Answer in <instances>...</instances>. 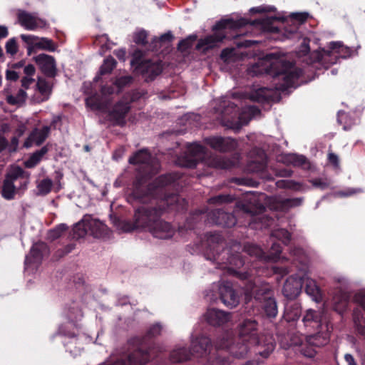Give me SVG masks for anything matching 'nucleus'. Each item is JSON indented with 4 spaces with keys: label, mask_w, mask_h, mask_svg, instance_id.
Returning a JSON list of instances; mask_svg holds the SVG:
<instances>
[{
    "label": "nucleus",
    "mask_w": 365,
    "mask_h": 365,
    "mask_svg": "<svg viewBox=\"0 0 365 365\" xmlns=\"http://www.w3.org/2000/svg\"><path fill=\"white\" fill-rule=\"evenodd\" d=\"M177 173H167L150 182L147 174L136 175L132 184L129 199L140 203L155 202V205H143L135 210L133 221H125L123 229L132 232L137 229L147 230L158 239L168 240L173 237L175 229L168 222L161 219L166 210H180L185 208L187 202L178 195L180 190Z\"/></svg>",
    "instance_id": "f257e3e1"
},
{
    "label": "nucleus",
    "mask_w": 365,
    "mask_h": 365,
    "mask_svg": "<svg viewBox=\"0 0 365 365\" xmlns=\"http://www.w3.org/2000/svg\"><path fill=\"white\" fill-rule=\"evenodd\" d=\"M205 359L207 365H230L231 357L222 348H217L216 341L214 345L209 337L204 335L197 336L191 342L190 349L185 347L174 349L170 354L173 363H180L190 360L191 357Z\"/></svg>",
    "instance_id": "f03ea898"
},
{
    "label": "nucleus",
    "mask_w": 365,
    "mask_h": 365,
    "mask_svg": "<svg viewBox=\"0 0 365 365\" xmlns=\"http://www.w3.org/2000/svg\"><path fill=\"white\" fill-rule=\"evenodd\" d=\"M205 237L207 242L205 255L207 259L216 263L219 269H227L233 275L239 278L242 283L251 277L252 274L249 272L237 270L245 265V261L241 253H232L230 249L224 247L221 235L210 232H207Z\"/></svg>",
    "instance_id": "7ed1b4c3"
},
{
    "label": "nucleus",
    "mask_w": 365,
    "mask_h": 365,
    "mask_svg": "<svg viewBox=\"0 0 365 365\" xmlns=\"http://www.w3.org/2000/svg\"><path fill=\"white\" fill-rule=\"evenodd\" d=\"M265 59L269 63L265 71L272 76L276 90L284 92L290 88H296L299 86L298 81L303 71L297 67L294 62L274 53H267Z\"/></svg>",
    "instance_id": "20e7f679"
},
{
    "label": "nucleus",
    "mask_w": 365,
    "mask_h": 365,
    "mask_svg": "<svg viewBox=\"0 0 365 365\" xmlns=\"http://www.w3.org/2000/svg\"><path fill=\"white\" fill-rule=\"evenodd\" d=\"M162 331L160 324H153L145 336H136L130 340V342L136 346V348L129 354L126 360L120 359L108 365H144L150 359L158 356L160 348L156 346L153 339L159 336Z\"/></svg>",
    "instance_id": "39448f33"
},
{
    "label": "nucleus",
    "mask_w": 365,
    "mask_h": 365,
    "mask_svg": "<svg viewBox=\"0 0 365 365\" xmlns=\"http://www.w3.org/2000/svg\"><path fill=\"white\" fill-rule=\"evenodd\" d=\"M241 340L255 344V352L264 359H267L274 351L276 343L271 336L258 334V323L254 319H245L238 326Z\"/></svg>",
    "instance_id": "423d86ee"
},
{
    "label": "nucleus",
    "mask_w": 365,
    "mask_h": 365,
    "mask_svg": "<svg viewBox=\"0 0 365 365\" xmlns=\"http://www.w3.org/2000/svg\"><path fill=\"white\" fill-rule=\"evenodd\" d=\"M247 24L245 19L234 20L233 19H222L215 23L212 27V34L207 35L198 40L195 49L206 53L210 50L219 47L220 43L226 38L224 30H237Z\"/></svg>",
    "instance_id": "0eeeda50"
},
{
    "label": "nucleus",
    "mask_w": 365,
    "mask_h": 365,
    "mask_svg": "<svg viewBox=\"0 0 365 365\" xmlns=\"http://www.w3.org/2000/svg\"><path fill=\"white\" fill-rule=\"evenodd\" d=\"M216 346L217 348L224 349L229 355L241 359L246 357L250 348L255 346V344L247 342V340H241L239 336L234 340L230 333L224 332L217 339Z\"/></svg>",
    "instance_id": "6e6552de"
},
{
    "label": "nucleus",
    "mask_w": 365,
    "mask_h": 365,
    "mask_svg": "<svg viewBox=\"0 0 365 365\" xmlns=\"http://www.w3.org/2000/svg\"><path fill=\"white\" fill-rule=\"evenodd\" d=\"M132 66L140 73L146 82H150L155 79L163 72L161 61H153L143 60L141 58V52L135 51L130 61Z\"/></svg>",
    "instance_id": "1a4fd4ad"
},
{
    "label": "nucleus",
    "mask_w": 365,
    "mask_h": 365,
    "mask_svg": "<svg viewBox=\"0 0 365 365\" xmlns=\"http://www.w3.org/2000/svg\"><path fill=\"white\" fill-rule=\"evenodd\" d=\"M240 286L243 288L247 299L253 298L261 304L264 301L273 297V292L269 284H257L252 281L251 277L244 281Z\"/></svg>",
    "instance_id": "9d476101"
},
{
    "label": "nucleus",
    "mask_w": 365,
    "mask_h": 365,
    "mask_svg": "<svg viewBox=\"0 0 365 365\" xmlns=\"http://www.w3.org/2000/svg\"><path fill=\"white\" fill-rule=\"evenodd\" d=\"M20 38L26 44L27 54L31 56L37 49L53 52L56 45L52 39L46 37H38L32 34H21Z\"/></svg>",
    "instance_id": "9b49d317"
},
{
    "label": "nucleus",
    "mask_w": 365,
    "mask_h": 365,
    "mask_svg": "<svg viewBox=\"0 0 365 365\" xmlns=\"http://www.w3.org/2000/svg\"><path fill=\"white\" fill-rule=\"evenodd\" d=\"M17 19L20 25L29 31H35L38 29H42L48 27V24L46 19H41L36 14L25 10H18Z\"/></svg>",
    "instance_id": "f8f14e48"
},
{
    "label": "nucleus",
    "mask_w": 365,
    "mask_h": 365,
    "mask_svg": "<svg viewBox=\"0 0 365 365\" xmlns=\"http://www.w3.org/2000/svg\"><path fill=\"white\" fill-rule=\"evenodd\" d=\"M205 144L220 153L234 151L238 145L237 141L230 137L210 136L205 138Z\"/></svg>",
    "instance_id": "ddd939ff"
},
{
    "label": "nucleus",
    "mask_w": 365,
    "mask_h": 365,
    "mask_svg": "<svg viewBox=\"0 0 365 365\" xmlns=\"http://www.w3.org/2000/svg\"><path fill=\"white\" fill-rule=\"evenodd\" d=\"M130 106L125 103L124 100L120 98L109 110L108 117V120L112 122L114 125L124 126L126 123L125 118L130 110Z\"/></svg>",
    "instance_id": "4468645a"
},
{
    "label": "nucleus",
    "mask_w": 365,
    "mask_h": 365,
    "mask_svg": "<svg viewBox=\"0 0 365 365\" xmlns=\"http://www.w3.org/2000/svg\"><path fill=\"white\" fill-rule=\"evenodd\" d=\"M205 154V148L200 144L194 143L187 147V153L183 158V165L194 168L201 161Z\"/></svg>",
    "instance_id": "2eb2a0df"
},
{
    "label": "nucleus",
    "mask_w": 365,
    "mask_h": 365,
    "mask_svg": "<svg viewBox=\"0 0 365 365\" xmlns=\"http://www.w3.org/2000/svg\"><path fill=\"white\" fill-rule=\"evenodd\" d=\"M35 61L41 72L48 78H54L57 74L56 62L53 56L40 53L34 56Z\"/></svg>",
    "instance_id": "dca6fc26"
},
{
    "label": "nucleus",
    "mask_w": 365,
    "mask_h": 365,
    "mask_svg": "<svg viewBox=\"0 0 365 365\" xmlns=\"http://www.w3.org/2000/svg\"><path fill=\"white\" fill-rule=\"evenodd\" d=\"M222 302L229 308H234L240 303V294L233 288L230 282H225L219 288Z\"/></svg>",
    "instance_id": "f3484780"
},
{
    "label": "nucleus",
    "mask_w": 365,
    "mask_h": 365,
    "mask_svg": "<svg viewBox=\"0 0 365 365\" xmlns=\"http://www.w3.org/2000/svg\"><path fill=\"white\" fill-rule=\"evenodd\" d=\"M50 130L51 128L48 125H44L41 129L37 128H34L26 138L23 147L29 148L34 144L37 146H40L48 137Z\"/></svg>",
    "instance_id": "a211bd4d"
},
{
    "label": "nucleus",
    "mask_w": 365,
    "mask_h": 365,
    "mask_svg": "<svg viewBox=\"0 0 365 365\" xmlns=\"http://www.w3.org/2000/svg\"><path fill=\"white\" fill-rule=\"evenodd\" d=\"M30 173L25 171L19 165L11 166L5 175L4 180H8L14 184V182L20 179L23 181L20 182L19 188L25 190L29 183Z\"/></svg>",
    "instance_id": "6ab92c4d"
},
{
    "label": "nucleus",
    "mask_w": 365,
    "mask_h": 365,
    "mask_svg": "<svg viewBox=\"0 0 365 365\" xmlns=\"http://www.w3.org/2000/svg\"><path fill=\"white\" fill-rule=\"evenodd\" d=\"M303 282L301 278L296 277H289L282 288L284 296L288 299H294L301 293Z\"/></svg>",
    "instance_id": "aec40b11"
},
{
    "label": "nucleus",
    "mask_w": 365,
    "mask_h": 365,
    "mask_svg": "<svg viewBox=\"0 0 365 365\" xmlns=\"http://www.w3.org/2000/svg\"><path fill=\"white\" fill-rule=\"evenodd\" d=\"M350 299L349 294L341 288L335 289L333 292L331 304L333 309L342 314L347 309Z\"/></svg>",
    "instance_id": "412c9836"
},
{
    "label": "nucleus",
    "mask_w": 365,
    "mask_h": 365,
    "mask_svg": "<svg viewBox=\"0 0 365 365\" xmlns=\"http://www.w3.org/2000/svg\"><path fill=\"white\" fill-rule=\"evenodd\" d=\"M210 218L213 223L223 227H232L237 223V219L232 213L221 209L213 210Z\"/></svg>",
    "instance_id": "4be33fe9"
},
{
    "label": "nucleus",
    "mask_w": 365,
    "mask_h": 365,
    "mask_svg": "<svg viewBox=\"0 0 365 365\" xmlns=\"http://www.w3.org/2000/svg\"><path fill=\"white\" fill-rule=\"evenodd\" d=\"M50 252L48 245L43 242H38L33 245L30 251V257L26 256L25 263H40L45 255Z\"/></svg>",
    "instance_id": "5701e85b"
},
{
    "label": "nucleus",
    "mask_w": 365,
    "mask_h": 365,
    "mask_svg": "<svg viewBox=\"0 0 365 365\" xmlns=\"http://www.w3.org/2000/svg\"><path fill=\"white\" fill-rule=\"evenodd\" d=\"M83 222H87L88 233L94 237L100 238L106 234L107 226L99 220L86 215L83 216Z\"/></svg>",
    "instance_id": "b1692460"
},
{
    "label": "nucleus",
    "mask_w": 365,
    "mask_h": 365,
    "mask_svg": "<svg viewBox=\"0 0 365 365\" xmlns=\"http://www.w3.org/2000/svg\"><path fill=\"white\" fill-rule=\"evenodd\" d=\"M208 324L220 327L230 320V314L217 309H208L205 315Z\"/></svg>",
    "instance_id": "393cba45"
},
{
    "label": "nucleus",
    "mask_w": 365,
    "mask_h": 365,
    "mask_svg": "<svg viewBox=\"0 0 365 365\" xmlns=\"http://www.w3.org/2000/svg\"><path fill=\"white\" fill-rule=\"evenodd\" d=\"M322 313L314 309L307 310L302 318V322L306 329L309 330L322 327Z\"/></svg>",
    "instance_id": "a878e982"
},
{
    "label": "nucleus",
    "mask_w": 365,
    "mask_h": 365,
    "mask_svg": "<svg viewBox=\"0 0 365 365\" xmlns=\"http://www.w3.org/2000/svg\"><path fill=\"white\" fill-rule=\"evenodd\" d=\"M329 50L324 51V53L327 56H331L333 54H337L339 57L346 58L347 57L351 56L352 50L344 46L341 42L339 41H332L329 45Z\"/></svg>",
    "instance_id": "bb28decb"
},
{
    "label": "nucleus",
    "mask_w": 365,
    "mask_h": 365,
    "mask_svg": "<svg viewBox=\"0 0 365 365\" xmlns=\"http://www.w3.org/2000/svg\"><path fill=\"white\" fill-rule=\"evenodd\" d=\"M249 98L253 102L269 103L273 99L272 91L267 88L262 87L251 92Z\"/></svg>",
    "instance_id": "cd10ccee"
},
{
    "label": "nucleus",
    "mask_w": 365,
    "mask_h": 365,
    "mask_svg": "<svg viewBox=\"0 0 365 365\" xmlns=\"http://www.w3.org/2000/svg\"><path fill=\"white\" fill-rule=\"evenodd\" d=\"M329 333L327 331V328L326 327L325 330H321L314 334L307 336V341L316 347H321L329 343Z\"/></svg>",
    "instance_id": "c85d7f7f"
},
{
    "label": "nucleus",
    "mask_w": 365,
    "mask_h": 365,
    "mask_svg": "<svg viewBox=\"0 0 365 365\" xmlns=\"http://www.w3.org/2000/svg\"><path fill=\"white\" fill-rule=\"evenodd\" d=\"M86 105L91 110L98 111H105L108 108L107 103L97 93L86 98Z\"/></svg>",
    "instance_id": "c756f323"
},
{
    "label": "nucleus",
    "mask_w": 365,
    "mask_h": 365,
    "mask_svg": "<svg viewBox=\"0 0 365 365\" xmlns=\"http://www.w3.org/2000/svg\"><path fill=\"white\" fill-rule=\"evenodd\" d=\"M261 308L263 314L269 319L275 318L278 314L277 302L274 297L264 301L261 304Z\"/></svg>",
    "instance_id": "7c9ffc66"
},
{
    "label": "nucleus",
    "mask_w": 365,
    "mask_h": 365,
    "mask_svg": "<svg viewBox=\"0 0 365 365\" xmlns=\"http://www.w3.org/2000/svg\"><path fill=\"white\" fill-rule=\"evenodd\" d=\"M150 159V152L147 149H142L131 155L128 159V163L131 165L148 164Z\"/></svg>",
    "instance_id": "2f4dec72"
},
{
    "label": "nucleus",
    "mask_w": 365,
    "mask_h": 365,
    "mask_svg": "<svg viewBox=\"0 0 365 365\" xmlns=\"http://www.w3.org/2000/svg\"><path fill=\"white\" fill-rule=\"evenodd\" d=\"M301 307L294 302L290 306H287L284 309L283 318L288 322L297 321L301 316Z\"/></svg>",
    "instance_id": "473e14b6"
},
{
    "label": "nucleus",
    "mask_w": 365,
    "mask_h": 365,
    "mask_svg": "<svg viewBox=\"0 0 365 365\" xmlns=\"http://www.w3.org/2000/svg\"><path fill=\"white\" fill-rule=\"evenodd\" d=\"M48 151L47 146L42 147L40 150L35 151L29 158L24 162V165L27 168L36 167L41 160L43 156Z\"/></svg>",
    "instance_id": "72a5a7b5"
},
{
    "label": "nucleus",
    "mask_w": 365,
    "mask_h": 365,
    "mask_svg": "<svg viewBox=\"0 0 365 365\" xmlns=\"http://www.w3.org/2000/svg\"><path fill=\"white\" fill-rule=\"evenodd\" d=\"M116 64H117V62L113 57L109 56V57L106 58L103 61V63L102 64V66L100 68L98 75H97L94 78L93 81L95 82H97L101 78V76L110 73L113 71V70L115 68Z\"/></svg>",
    "instance_id": "f704fd0d"
},
{
    "label": "nucleus",
    "mask_w": 365,
    "mask_h": 365,
    "mask_svg": "<svg viewBox=\"0 0 365 365\" xmlns=\"http://www.w3.org/2000/svg\"><path fill=\"white\" fill-rule=\"evenodd\" d=\"M20 190H23L19 187L15 186L12 182H9L8 180H4L3 182V186L1 190V196L7 200H11L14 199L15 195L19 192Z\"/></svg>",
    "instance_id": "c9c22d12"
},
{
    "label": "nucleus",
    "mask_w": 365,
    "mask_h": 365,
    "mask_svg": "<svg viewBox=\"0 0 365 365\" xmlns=\"http://www.w3.org/2000/svg\"><path fill=\"white\" fill-rule=\"evenodd\" d=\"M337 121L343 126L345 130H350L356 123V119L349 113L345 111H339L338 113Z\"/></svg>",
    "instance_id": "e433bc0d"
},
{
    "label": "nucleus",
    "mask_w": 365,
    "mask_h": 365,
    "mask_svg": "<svg viewBox=\"0 0 365 365\" xmlns=\"http://www.w3.org/2000/svg\"><path fill=\"white\" fill-rule=\"evenodd\" d=\"M305 292L311 296L314 300L319 302L322 299V293L316 282L312 279H307L305 282Z\"/></svg>",
    "instance_id": "4c0bfd02"
},
{
    "label": "nucleus",
    "mask_w": 365,
    "mask_h": 365,
    "mask_svg": "<svg viewBox=\"0 0 365 365\" xmlns=\"http://www.w3.org/2000/svg\"><path fill=\"white\" fill-rule=\"evenodd\" d=\"M285 160L294 167L308 168L309 163L306 157L298 154H289L285 157Z\"/></svg>",
    "instance_id": "58836bf2"
},
{
    "label": "nucleus",
    "mask_w": 365,
    "mask_h": 365,
    "mask_svg": "<svg viewBox=\"0 0 365 365\" xmlns=\"http://www.w3.org/2000/svg\"><path fill=\"white\" fill-rule=\"evenodd\" d=\"M145 94L146 92L143 90L135 89L125 93L121 98L130 106L132 103L136 102L141 98L144 97Z\"/></svg>",
    "instance_id": "ea45409f"
},
{
    "label": "nucleus",
    "mask_w": 365,
    "mask_h": 365,
    "mask_svg": "<svg viewBox=\"0 0 365 365\" xmlns=\"http://www.w3.org/2000/svg\"><path fill=\"white\" fill-rule=\"evenodd\" d=\"M208 164L215 168L227 169L230 166V161L222 156L216 155L209 160Z\"/></svg>",
    "instance_id": "a19ab883"
},
{
    "label": "nucleus",
    "mask_w": 365,
    "mask_h": 365,
    "mask_svg": "<svg viewBox=\"0 0 365 365\" xmlns=\"http://www.w3.org/2000/svg\"><path fill=\"white\" fill-rule=\"evenodd\" d=\"M27 93L24 89H19L16 96L9 95L6 97V102L9 105L15 106L19 103H23L26 101Z\"/></svg>",
    "instance_id": "79ce46f5"
},
{
    "label": "nucleus",
    "mask_w": 365,
    "mask_h": 365,
    "mask_svg": "<svg viewBox=\"0 0 365 365\" xmlns=\"http://www.w3.org/2000/svg\"><path fill=\"white\" fill-rule=\"evenodd\" d=\"M197 39L196 34H192L182 39L178 43V49L182 52L187 51L192 47L194 42Z\"/></svg>",
    "instance_id": "37998d69"
},
{
    "label": "nucleus",
    "mask_w": 365,
    "mask_h": 365,
    "mask_svg": "<svg viewBox=\"0 0 365 365\" xmlns=\"http://www.w3.org/2000/svg\"><path fill=\"white\" fill-rule=\"evenodd\" d=\"M358 308L354 310V322L356 333L362 336H365V320L357 313Z\"/></svg>",
    "instance_id": "c03bdc74"
},
{
    "label": "nucleus",
    "mask_w": 365,
    "mask_h": 365,
    "mask_svg": "<svg viewBox=\"0 0 365 365\" xmlns=\"http://www.w3.org/2000/svg\"><path fill=\"white\" fill-rule=\"evenodd\" d=\"M73 232L75 238H81L88 234L87 222H83V218L74 225Z\"/></svg>",
    "instance_id": "a18cd8bd"
},
{
    "label": "nucleus",
    "mask_w": 365,
    "mask_h": 365,
    "mask_svg": "<svg viewBox=\"0 0 365 365\" xmlns=\"http://www.w3.org/2000/svg\"><path fill=\"white\" fill-rule=\"evenodd\" d=\"M202 217V212L200 211H196L195 212L190 215L187 218L185 227L186 229L192 230L197 227V224L200 221Z\"/></svg>",
    "instance_id": "49530a36"
},
{
    "label": "nucleus",
    "mask_w": 365,
    "mask_h": 365,
    "mask_svg": "<svg viewBox=\"0 0 365 365\" xmlns=\"http://www.w3.org/2000/svg\"><path fill=\"white\" fill-rule=\"evenodd\" d=\"M235 197L229 194H220L210 197L208 200L210 204L220 205L223 203L232 202Z\"/></svg>",
    "instance_id": "de8ad7c7"
},
{
    "label": "nucleus",
    "mask_w": 365,
    "mask_h": 365,
    "mask_svg": "<svg viewBox=\"0 0 365 365\" xmlns=\"http://www.w3.org/2000/svg\"><path fill=\"white\" fill-rule=\"evenodd\" d=\"M131 76H123L115 79L113 85L117 88V92H120L125 86H129L133 82Z\"/></svg>",
    "instance_id": "09e8293b"
},
{
    "label": "nucleus",
    "mask_w": 365,
    "mask_h": 365,
    "mask_svg": "<svg viewBox=\"0 0 365 365\" xmlns=\"http://www.w3.org/2000/svg\"><path fill=\"white\" fill-rule=\"evenodd\" d=\"M272 236L282 241V243L285 245H287L291 240V234L288 230L285 229H278L274 230L272 232Z\"/></svg>",
    "instance_id": "8fccbe9b"
},
{
    "label": "nucleus",
    "mask_w": 365,
    "mask_h": 365,
    "mask_svg": "<svg viewBox=\"0 0 365 365\" xmlns=\"http://www.w3.org/2000/svg\"><path fill=\"white\" fill-rule=\"evenodd\" d=\"M36 88L41 95L50 94L51 93V86L49 83L43 77H38Z\"/></svg>",
    "instance_id": "3c124183"
},
{
    "label": "nucleus",
    "mask_w": 365,
    "mask_h": 365,
    "mask_svg": "<svg viewBox=\"0 0 365 365\" xmlns=\"http://www.w3.org/2000/svg\"><path fill=\"white\" fill-rule=\"evenodd\" d=\"M174 38L173 35L171 31H168L165 34L161 35L159 38L155 37L153 40L152 43L155 44L153 46V48H156L157 47H161L163 43H170Z\"/></svg>",
    "instance_id": "603ef678"
},
{
    "label": "nucleus",
    "mask_w": 365,
    "mask_h": 365,
    "mask_svg": "<svg viewBox=\"0 0 365 365\" xmlns=\"http://www.w3.org/2000/svg\"><path fill=\"white\" fill-rule=\"evenodd\" d=\"M68 226L66 224H60L53 229L49 230L48 237L51 240H55L59 238L61 235L66 231Z\"/></svg>",
    "instance_id": "864d4df0"
},
{
    "label": "nucleus",
    "mask_w": 365,
    "mask_h": 365,
    "mask_svg": "<svg viewBox=\"0 0 365 365\" xmlns=\"http://www.w3.org/2000/svg\"><path fill=\"white\" fill-rule=\"evenodd\" d=\"M315 347V346L307 341L306 344L301 346L299 351L304 356L313 359L317 354Z\"/></svg>",
    "instance_id": "5fc2aeb1"
},
{
    "label": "nucleus",
    "mask_w": 365,
    "mask_h": 365,
    "mask_svg": "<svg viewBox=\"0 0 365 365\" xmlns=\"http://www.w3.org/2000/svg\"><path fill=\"white\" fill-rule=\"evenodd\" d=\"M52 186V180L49 178H46L39 182L38 185V190L41 195H46L51 191Z\"/></svg>",
    "instance_id": "6e6d98bb"
},
{
    "label": "nucleus",
    "mask_w": 365,
    "mask_h": 365,
    "mask_svg": "<svg viewBox=\"0 0 365 365\" xmlns=\"http://www.w3.org/2000/svg\"><path fill=\"white\" fill-rule=\"evenodd\" d=\"M277 185L279 188H287L294 190H299L301 187V185L290 180H282L277 182Z\"/></svg>",
    "instance_id": "4d7b16f0"
},
{
    "label": "nucleus",
    "mask_w": 365,
    "mask_h": 365,
    "mask_svg": "<svg viewBox=\"0 0 365 365\" xmlns=\"http://www.w3.org/2000/svg\"><path fill=\"white\" fill-rule=\"evenodd\" d=\"M290 255L293 257V260H297L302 262L305 259L304 250L299 247H293L289 250Z\"/></svg>",
    "instance_id": "13d9d810"
},
{
    "label": "nucleus",
    "mask_w": 365,
    "mask_h": 365,
    "mask_svg": "<svg viewBox=\"0 0 365 365\" xmlns=\"http://www.w3.org/2000/svg\"><path fill=\"white\" fill-rule=\"evenodd\" d=\"M6 51L8 54L14 56L19 51V46L17 44L16 38H11L7 41L5 45Z\"/></svg>",
    "instance_id": "bf43d9fd"
},
{
    "label": "nucleus",
    "mask_w": 365,
    "mask_h": 365,
    "mask_svg": "<svg viewBox=\"0 0 365 365\" xmlns=\"http://www.w3.org/2000/svg\"><path fill=\"white\" fill-rule=\"evenodd\" d=\"M245 251L251 256H255L257 258L263 257L262 250L256 245H247L245 246Z\"/></svg>",
    "instance_id": "052dcab7"
},
{
    "label": "nucleus",
    "mask_w": 365,
    "mask_h": 365,
    "mask_svg": "<svg viewBox=\"0 0 365 365\" xmlns=\"http://www.w3.org/2000/svg\"><path fill=\"white\" fill-rule=\"evenodd\" d=\"M148 33L145 30H141L134 34L133 41L140 46H145L148 43Z\"/></svg>",
    "instance_id": "680f3d73"
},
{
    "label": "nucleus",
    "mask_w": 365,
    "mask_h": 365,
    "mask_svg": "<svg viewBox=\"0 0 365 365\" xmlns=\"http://www.w3.org/2000/svg\"><path fill=\"white\" fill-rule=\"evenodd\" d=\"M242 209L245 212L250 213L252 215H256L258 212L264 211L265 208L262 204H259L258 206L252 208L249 205L244 203L242 205Z\"/></svg>",
    "instance_id": "e2e57ef3"
},
{
    "label": "nucleus",
    "mask_w": 365,
    "mask_h": 365,
    "mask_svg": "<svg viewBox=\"0 0 365 365\" xmlns=\"http://www.w3.org/2000/svg\"><path fill=\"white\" fill-rule=\"evenodd\" d=\"M354 300L355 303L358 304L359 308L364 312H365V293L358 292L355 294L354 297Z\"/></svg>",
    "instance_id": "0e129e2a"
},
{
    "label": "nucleus",
    "mask_w": 365,
    "mask_h": 365,
    "mask_svg": "<svg viewBox=\"0 0 365 365\" xmlns=\"http://www.w3.org/2000/svg\"><path fill=\"white\" fill-rule=\"evenodd\" d=\"M327 160L328 163L331 165L334 168H339V158L337 155H336L332 151L329 150L327 154Z\"/></svg>",
    "instance_id": "69168bd1"
},
{
    "label": "nucleus",
    "mask_w": 365,
    "mask_h": 365,
    "mask_svg": "<svg viewBox=\"0 0 365 365\" xmlns=\"http://www.w3.org/2000/svg\"><path fill=\"white\" fill-rule=\"evenodd\" d=\"M312 185L321 190H325L328 187L329 184L321 178H315L310 180Z\"/></svg>",
    "instance_id": "338daca9"
},
{
    "label": "nucleus",
    "mask_w": 365,
    "mask_h": 365,
    "mask_svg": "<svg viewBox=\"0 0 365 365\" xmlns=\"http://www.w3.org/2000/svg\"><path fill=\"white\" fill-rule=\"evenodd\" d=\"M302 201L301 198H287L283 200L282 204L287 207H294L300 205Z\"/></svg>",
    "instance_id": "774afa93"
}]
</instances>
